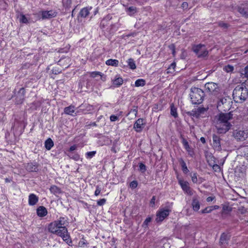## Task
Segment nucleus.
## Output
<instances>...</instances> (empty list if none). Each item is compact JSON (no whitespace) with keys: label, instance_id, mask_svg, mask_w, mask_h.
<instances>
[{"label":"nucleus","instance_id":"1","mask_svg":"<svg viewBox=\"0 0 248 248\" xmlns=\"http://www.w3.org/2000/svg\"><path fill=\"white\" fill-rule=\"evenodd\" d=\"M233 114L232 112L228 113H220L216 116L215 126L217 133L219 134L226 133L232 126L229 122L232 119Z\"/></svg>","mask_w":248,"mask_h":248},{"label":"nucleus","instance_id":"2","mask_svg":"<svg viewBox=\"0 0 248 248\" xmlns=\"http://www.w3.org/2000/svg\"><path fill=\"white\" fill-rule=\"evenodd\" d=\"M48 230L50 232L62 237L63 240L68 245H70L72 243V241L69 239L70 236L68 234L67 228L66 227H61L56 221L49 224Z\"/></svg>","mask_w":248,"mask_h":248},{"label":"nucleus","instance_id":"3","mask_svg":"<svg viewBox=\"0 0 248 248\" xmlns=\"http://www.w3.org/2000/svg\"><path fill=\"white\" fill-rule=\"evenodd\" d=\"M232 96L236 102H242L248 97V90L245 85L240 84L233 90Z\"/></svg>","mask_w":248,"mask_h":248},{"label":"nucleus","instance_id":"4","mask_svg":"<svg viewBox=\"0 0 248 248\" xmlns=\"http://www.w3.org/2000/svg\"><path fill=\"white\" fill-rule=\"evenodd\" d=\"M193 104H200L204 99L205 93L202 90L196 87H192L189 94Z\"/></svg>","mask_w":248,"mask_h":248},{"label":"nucleus","instance_id":"5","mask_svg":"<svg viewBox=\"0 0 248 248\" xmlns=\"http://www.w3.org/2000/svg\"><path fill=\"white\" fill-rule=\"evenodd\" d=\"M213 143L212 146L213 148L217 151H221L222 150V147H224L223 140L220 136H218L216 134H214L212 136Z\"/></svg>","mask_w":248,"mask_h":248},{"label":"nucleus","instance_id":"6","mask_svg":"<svg viewBox=\"0 0 248 248\" xmlns=\"http://www.w3.org/2000/svg\"><path fill=\"white\" fill-rule=\"evenodd\" d=\"M192 50L199 58L206 57L208 54V51L205 49L204 45L199 44L194 46Z\"/></svg>","mask_w":248,"mask_h":248},{"label":"nucleus","instance_id":"7","mask_svg":"<svg viewBox=\"0 0 248 248\" xmlns=\"http://www.w3.org/2000/svg\"><path fill=\"white\" fill-rule=\"evenodd\" d=\"M232 136L237 140L244 141L248 137V132L243 129H237L233 131Z\"/></svg>","mask_w":248,"mask_h":248},{"label":"nucleus","instance_id":"8","mask_svg":"<svg viewBox=\"0 0 248 248\" xmlns=\"http://www.w3.org/2000/svg\"><path fill=\"white\" fill-rule=\"evenodd\" d=\"M171 209L169 207H167L165 209L162 208L160 209L156 213V218L155 220L157 222H162L169 215Z\"/></svg>","mask_w":248,"mask_h":248},{"label":"nucleus","instance_id":"9","mask_svg":"<svg viewBox=\"0 0 248 248\" xmlns=\"http://www.w3.org/2000/svg\"><path fill=\"white\" fill-rule=\"evenodd\" d=\"M25 91L24 88H21L17 93L15 94V103L17 104H21L23 103L24 96H25Z\"/></svg>","mask_w":248,"mask_h":248},{"label":"nucleus","instance_id":"10","mask_svg":"<svg viewBox=\"0 0 248 248\" xmlns=\"http://www.w3.org/2000/svg\"><path fill=\"white\" fill-rule=\"evenodd\" d=\"M238 12L244 17H248V3H242L237 7Z\"/></svg>","mask_w":248,"mask_h":248},{"label":"nucleus","instance_id":"11","mask_svg":"<svg viewBox=\"0 0 248 248\" xmlns=\"http://www.w3.org/2000/svg\"><path fill=\"white\" fill-rule=\"evenodd\" d=\"M57 13L54 10L43 11L41 12V15L43 19H50L56 16Z\"/></svg>","mask_w":248,"mask_h":248},{"label":"nucleus","instance_id":"12","mask_svg":"<svg viewBox=\"0 0 248 248\" xmlns=\"http://www.w3.org/2000/svg\"><path fill=\"white\" fill-rule=\"evenodd\" d=\"M145 125V123L143 122V119L141 118L138 119L134 123V129L137 132H140Z\"/></svg>","mask_w":248,"mask_h":248},{"label":"nucleus","instance_id":"13","mask_svg":"<svg viewBox=\"0 0 248 248\" xmlns=\"http://www.w3.org/2000/svg\"><path fill=\"white\" fill-rule=\"evenodd\" d=\"M178 183L181 186L182 189L189 195H192L193 192L190 189V187L189 186V184L186 181H184L182 180H179Z\"/></svg>","mask_w":248,"mask_h":248},{"label":"nucleus","instance_id":"14","mask_svg":"<svg viewBox=\"0 0 248 248\" xmlns=\"http://www.w3.org/2000/svg\"><path fill=\"white\" fill-rule=\"evenodd\" d=\"M230 237L231 235L229 233H222L219 239L220 245L224 247H225L226 245H227Z\"/></svg>","mask_w":248,"mask_h":248},{"label":"nucleus","instance_id":"15","mask_svg":"<svg viewBox=\"0 0 248 248\" xmlns=\"http://www.w3.org/2000/svg\"><path fill=\"white\" fill-rule=\"evenodd\" d=\"M205 91L209 93H213L217 91L216 90L218 88L217 84L214 82H208L204 85Z\"/></svg>","mask_w":248,"mask_h":248},{"label":"nucleus","instance_id":"16","mask_svg":"<svg viewBox=\"0 0 248 248\" xmlns=\"http://www.w3.org/2000/svg\"><path fill=\"white\" fill-rule=\"evenodd\" d=\"M182 143L185 149L187 152L188 155L191 157H193L194 155V152L190 147L187 141L184 138H182Z\"/></svg>","mask_w":248,"mask_h":248},{"label":"nucleus","instance_id":"17","mask_svg":"<svg viewBox=\"0 0 248 248\" xmlns=\"http://www.w3.org/2000/svg\"><path fill=\"white\" fill-rule=\"evenodd\" d=\"M26 169L30 172H37L38 170V166L36 163H29L26 166Z\"/></svg>","mask_w":248,"mask_h":248},{"label":"nucleus","instance_id":"18","mask_svg":"<svg viewBox=\"0 0 248 248\" xmlns=\"http://www.w3.org/2000/svg\"><path fill=\"white\" fill-rule=\"evenodd\" d=\"M37 215L39 217H44L47 214V211L46 207L43 206H40L36 209Z\"/></svg>","mask_w":248,"mask_h":248},{"label":"nucleus","instance_id":"19","mask_svg":"<svg viewBox=\"0 0 248 248\" xmlns=\"http://www.w3.org/2000/svg\"><path fill=\"white\" fill-rule=\"evenodd\" d=\"M64 112L65 114L72 116L77 115V113H75V107L73 105H70L68 107H65L64 109Z\"/></svg>","mask_w":248,"mask_h":248},{"label":"nucleus","instance_id":"20","mask_svg":"<svg viewBox=\"0 0 248 248\" xmlns=\"http://www.w3.org/2000/svg\"><path fill=\"white\" fill-rule=\"evenodd\" d=\"M92 9V8L91 7L83 8L80 10L79 15L81 17L85 18L89 16L90 14V11Z\"/></svg>","mask_w":248,"mask_h":248},{"label":"nucleus","instance_id":"21","mask_svg":"<svg viewBox=\"0 0 248 248\" xmlns=\"http://www.w3.org/2000/svg\"><path fill=\"white\" fill-rule=\"evenodd\" d=\"M38 201V198L34 194H31L29 196V204L30 205H34Z\"/></svg>","mask_w":248,"mask_h":248},{"label":"nucleus","instance_id":"22","mask_svg":"<svg viewBox=\"0 0 248 248\" xmlns=\"http://www.w3.org/2000/svg\"><path fill=\"white\" fill-rule=\"evenodd\" d=\"M49 190L51 193L56 196H58V195L62 193V191L61 188L55 185L52 186L50 187Z\"/></svg>","mask_w":248,"mask_h":248},{"label":"nucleus","instance_id":"23","mask_svg":"<svg viewBox=\"0 0 248 248\" xmlns=\"http://www.w3.org/2000/svg\"><path fill=\"white\" fill-rule=\"evenodd\" d=\"M192 205L194 211H198L199 210L200 204L199 201L197 197L193 198Z\"/></svg>","mask_w":248,"mask_h":248},{"label":"nucleus","instance_id":"24","mask_svg":"<svg viewBox=\"0 0 248 248\" xmlns=\"http://www.w3.org/2000/svg\"><path fill=\"white\" fill-rule=\"evenodd\" d=\"M56 222L61 227H66L65 226L68 223L67 219L66 217H61Z\"/></svg>","mask_w":248,"mask_h":248},{"label":"nucleus","instance_id":"25","mask_svg":"<svg viewBox=\"0 0 248 248\" xmlns=\"http://www.w3.org/2000/svg\"><path fill=\"white\" fill-rule=\"evenodd\" d=\"M113 86L114 87H118L122 85L123 83V79L121 77L116 78L112 81Z\"/></svg>","mask_w":248,"mask_h":248},{"label":"nucleus","instance_id":"26","mask_svg":"<svg viewBox=\"0 0 248 248\" xmlns=\"http://www.w3.org/2000/svg\"><path fill=\"white\" fill-rule=\"evenodd\" d=\"M179 162L180 163L182 170L183 171L184 173L185 174H187L189 172V170L187 168L186 165V163L184 161V159L182 158L179 159Z\"/></svg>","mask_w":248,"mask_h":248},{"label":"nucleus","instance_id":"27","mask_svg":"<svg viewBox=\"0 0 248 248\" xmlns=\"http://www.w3.org/2000/svg\"><path fill=\"white\" fill-rule=\"evenodd\" d=\"M54 146V143L50 138L47 139L45 142V148L47 150H50L51 148Z\"/></svg>","mask_w":248,"mask_h":248},{"label":"nucleus","instance_id":"28","mask_svg":"<svg viewBox=\"0 0 248 248\" xmlns=\"http://www.w3.org/2000/svg\"><path fill=\"white\" fill-rule=\"evenodd\" d=\"M107 65H111L115 67L118 66L119 61L116 59H109L106 62Z\"/></svg>","mask_w":248,"mask_h":248},{"label":"nucleus","instance_id":"29","mask_svg":"<svg viewBox=\"0 0 248 248\" xmlns=\"http://www.w3.org/2000/svg\"><path fill=\"white\" fill-rule=\"evenodd\" d=\"M206 111V109L204 107H199L195 111H193L194 112V115L196 117L199 116L201 114H203L205 111Z\"/></svg>","mask_w":248,"mask_h":248},{"label":"nucleus","instance_id":"30","mask_svg":"<svg viewBox=\"0 0 248 248\" xmlns=\"http://www.w3.org/2000/svg\"><path fill=\"white\" fill-rule=\"evenodd\" d=\"M80 109L82 110L83 111H91L93 109V106L89 104H82L80 106Z\"/></svg>","mask_w":248,"mask_h":248},{"label":"nucleus","instance_id":"31","mask_svg":"<svg viewBox=\"0 0 248 248\" xmlns=\"http://www.w3.org/2000/svg\"><path fill=\"white\" fill-rule=\"evenodd\" d=\"M128 65L129 68L131 69H135L136 68V64L135 61L132 58H130L127 61Z\"/></svg>","mask_w":248,"mask_h":248},{"label":"nucleus","instance_id":"32","mask_svg":"<svg viewBox=\"0 0 248 248\" xmlns=\"http://www.w3.org/2000/svg\"><path fill=\"white\" fill-rule=\"evenodd\" d=\"M145 80L143 79H138L135 83L136 87L143 86L145 85Z\"/></svg>","mask_w":248,"mask_h":248},{"label":"nucleus","instance_id":"33","mask_svg":"<svg viewBox=\"0 0 248 248\" xmlns=\"http://www.w3.org/2000/svg\"><path fill=\"white\" fill-rule=\"evenodd\" d=\"M126 11L129 15L131 16L136 13L137 12V10L135 7L131 6L127 8Z\"/></svg>","mask_w":248,"mask_h":248},{"label":"nucleus","instance_id":"34","mask_svg":"<svg viewBox=\"0 0 248 248\" xmlns=\"http://www.w3.org/2000/svg\"><path fill=\"white\" fill-rule=\"evenodd\" d=\"M68 156L76 161H78L80 157L79 155L78 154H74V153H69L67 154Z\"/></svg>","mask_w":248,"mask_h":248},{"label":"nucleus","instance_id":"35","mask_svg":"<svg viewBox=\"0 0 248 248\" xmlns=\"http://www.w3.org/2000/svg\"><path fill=\"white\" fill-rule=\"evenodd\" d=\"M176 67L175 62H172L169 67L167 69V73H172L174 72L175 68Z\"/></svg>","mask_w":248,"mask_h":248},{"label":"nucleus","instance_id":"36","mask_svg":"<svg viewBox=\"0 0 248 248\" xmlns=\"http://www.w3.org/2000/svg\"><path fill=\"white\" fill-rule=\"evenodd\" d=\"M223 70L228 73L232 72L233 71L234 67L233 66L228 64L224 67Z\"/></svg>","mask_w":248,"mask_h":248},{"label":"nucleus","instance_id":"37","mask_svg":"<svg viewBox=\"0 0 248 248\" xmlns=\"http://www.w3.org/2000/svg\"><path fill=\"white\" fill-rule=\"evenodd\" d=\"M170 114L172 116H173L174 118H176L178 116V114L177 113L176 108L174 107L173 106H171L170 108Z\"/></svg>","mask_w":248,"mask_h":248},{"label":"nucleus","instance_id":"38","mask_svg":"<svg viewBox=\"0 0 248 248\" xmlns=\"http://www.w3.org/2000/svg\"><path fill=\"white\" fill-rule=\"evenodd\" d=\"M151 221L152 218L151 217H147L142 224V227L143 228L148 227L149 223H150Z\"/></svg>","mask_w":248,"mask_h":248},{"label":"nucleus","instance_id":"39","mask_svg":"<svg viewBox=\"0 0 248 248\" xmlns=\"http://www.w3.org/2000/svg\"><path fill=\"white\" fill-rule=\"evenodd\" d=\"M19 21L20 22L23 23L27 24L28 23V20L27 18L25 16V15H24L23 14L20 15Z\"/></svg>","mask_w":248,"mask_h":248},{"label":"nucleus","instance_id":"40","mask_svg":"<svg viewBox=\"0 0 248 248\" xmlns=\"http://www.w3.org/2000/svg\"><path fill=\"white\" fill-rule=\"evenodd\" d=\"M87 241L83 238H82L79 242L78 245L81 247H84L85 246H87Z\"/></svg>","mask_w":248,"mask_h":248},{"label":"nucleus","instance_id":"41","mask_svg":"<svg viewBox=\"0 0 248 248\" xmlns=\"http://www.w3.org/2000/svg\"><path fill=\"white\" fill-rule=\"evenodd\" d=\"M218 25L221 28L224 29H227L228 27V24L223 21H220L218 23Z\"/></svg>","mask_w":248,"mask_h":248},{"label":"nucleus","instance_id":"42","mask_svg":"<svg viewBox=\"0 0 248 248\" xmlns=\"http://www.w3.org/2000/svg\"><path fill=\"white\" fill-rule=\"evenodd\" d=\"M52 73L54 75H57L61 73L62 70L57 67H54L51 70Z\"/></svg>","mask_w":248,"mask_h":248},{"label":"nucleus","instance_id":"43","mask_svg":"<svg viewBox=\"0 0 248 248\" xmlns=\"http://www.w3.org/2000/svg\"><path fill=\"white\" fill-rule=\"evenodd\" d=\"M226 99L225 98H222L221 99L219 102H218L217 107H220L222 105H225L226 106Z\"/></svg>","mask_w":248,"mask_h":248},{"label":"nucleus","instance_id":"44","mask_svg":"<svg viewBox=\"0 0 248 248\" xmlns=\"http://www.w3.org/2000/svg\"><path fill=\"white\" fill-rule=\"evenodd\" d=\"M212 211V207L211 206H208V207H206L205 209L202 210L201 211V212L202 214H204V213H210Z\"/></svg>","mask_w":248,"mask_h":248},{"label":"nucleus","instance_id":"45","mask_svg":"<svg viewBox=\"0 0 248 248\" xmlns=\"http://www.w3.org/2000/svg\"><path fill=\"white\" fill-rule=\"evenodd\" d=\"M96 154V151H92L87 152L86 154V157L87 158H92Z\"/></svg>","mask_w":248,"mask_h":248},{"label":"nucleus","instance_id":"46","mask_svg":"<svg viewBox=\"0 0 248 248\" xmlns=\"http://www.w3.org/2000/svg\"><path fill=\"white\" fill-rule=\"evenodd\" d=\"M139 168L140 170L142 172H144L146 170V166L143 164L142 163H139Z\"/></svg>","mask_w":248,"mask_h":248},{"label":"nucleus","instance_id":"47","mask_svg":"<svg viewBox=\"0 0 248 248\" xmlns=\"http://www.w3.org/2000/svg\"><path fill=\"white\" fill-rule=\"evenodd\" d=\"M232 211L231 207H229L228 205H224L222 207V212L223 213L225 212L226 211L231 212Z\"/></svg>","mask_w":248,"mask_h":248},{"label":"nucleus","instance_id":"48","mask_svg":"<svg viewBox=\"0 0 248 248\" xmlns=\"http://www.w3.org/2000/svg\"><path fill=\"white\" fill-rule=\"evenodd\" d=\"M138 186V182L137 181H133L130 184V186L131 188L134 189L137 187Z\"/></svg>","mask_w":248,"mask_h":248},{"label":"nucleus","instance_id":"49","mask_svg":"<svg viewBox=\"0 0 248 248\" xmlns=\"http://www.w3.org/2000/svg\"><path fill=\"white\" fill-rule=\"evenodd\" d=\"M101 191V187H100L99 186H98V185L96 186V190L94 192V195L96 196L99 195V194L100 193Z\"/></svg>","mask_w":248,"mask_h":248},{"label":"nucleus","instance_id":"50","mask_svg":"<svg viewBox=\"0 0 248 248\" xmlns=\"http://www.w3.org/2000/svg\"><path fill=\"white\" fill-rule=\"evenodd\" d=\"M106 202L105 199H102L98 200L97 202V205L99 206H102L104 205Z\"/></svg>","mask_w":248,"mask_h":248},{"label":"nucleus","instance_id":"51","mask_svg":"<svg viewBox=\"0 0 248 248\" xmlns=\"http://www.w3.org/2000/svg\"><path fill=\"white\" fill-rule=\"evenodd\" d=\"M101 74L99 72H93L90 73V76L92 78H95L98 75L101 76Z\"/></svg>","mask_w":248,"mask_h":248},{"label":"nucleus","instance_id":"52","mask_svg":"<svg viewBox=\"0 0 248 248\" xmlns=\"http://www.w3.org/2000/svg\"><path fill=\"white\" fill-rule=\"evenodd\" d=\"M244 73L243 74L245 76V77L248 78V65H247L243 70Z\"/></svg>","mask_w":248,"mask_h":248},{"label":"nucleus","instance_id":"53","mask_svg":"<svg viewBox=\"0 0 248 248\" xmlns=\"http://www.w3.org/2000/svg\"><path fill=\"white\" fill-rule=\"evenodd\" d=\"M192 181L194 183H197L198 182L197 173H194L193 175L191 176Z\"/></svg>","mask_w":248,"mask_h":248},{"label":"nucleus","instance_id":"54","mask_svg":"<svg viewBox=\"0 0 248 248\" xmlns=\"http://www.w3.org/2000/svg\"><path fill=\"white\" fill-rule=\"evenodd\" d=\"M119 117L114 115H112L110 116V120L111 122H114L118 120Z\"/></svg>","mask_w":248,"mask_h":248},{"label":"nucleus","instance_id":"55","mask_svg":"<svg viewBox=\"0 0 248 248\" xmlns=\"http://www.w3.org/2000/svg\"><path fill=\"white\" fill-rule=\"evenodd\" d=\"M130 113H134L135 115L136 116L138 113V107L135 106L133 108L130 110Z\"/></svg>","mask_w":248,"mask_h":248},{"label":"nucleus","instance_id":"56","mask_svg":"<svg viewBox=\"0 0 248 248\" xmlns=\"http://www.w3.org/2000/svg\"><path fill=\"white\" fill-rule=\"evenodd\" d=\"M77 148H78L77 145H72L70 147L68 151L70 152H72V151L76 150L77 149Z\"/></svg>","mask_w":248,"mask_h":248},{"label":"nucleus","instance_id":"57","mask_svg":"<svg viewBox=\"0 0 248 248\" xmlns=\"http://www.w3.org/2000/svg\"><path fill=\"white\" fill-rule=\"evenodd\" d=\"M181 6L183 9H187L188 8V3L186 2H184L182 4Z\"/></svg>","mask_w":248,"mask_h":248},{"label":"nucleus","instance_id":"58","mask_svg":"<svg viewBox=\"0 0 248 248\" xmlns=\"http://www.w3.org/2000/svg\"><path fill=\"white\" fill-rule=\"evenodd\" d=\"M155 196H153L152 198V199L151 200V201H150V203L151 204H153V206L155 204Z\"/></svg>","mask_w":248,"mask_h":248},{"label":"nucleus","instance_id":"59","mask_svg":"<svg viewBox=\"0 0 248 248\" xmlns=\"http://www.w3.org/2000/svg\"><path fill=\"white\" fill-rule=\"evenodd\" d=\"M214 199H215V197H208L206 199V201L207 202H210L212 201Z\"/></svg>","mask_w":248,"mask_h":248},{"label":"nucleus","instance_id":"60","mask_svg":"<svg viewBox=\"0 0 248 248\" xmlns=\"http://www.w3.org/2000/svg\"><path fill=\"white\" fill-rule=\"evenodd\" d=\"M239 211L241 214H245L247 212V210L244 208H242V209H240Z\"/></svg>","mask_w":248,"mask_h":248},{"label":"nucleus","instance_id":"61","mask_svg":"<svg viewBox=\"0 0 248 248\" xmlns=\"http://www.w3.org/2000/svg\"><path fill=\"white\" fill-rule=\"evenodd\" d=\"M211 207H212V211H213L214 210L218 209L219 208V206L218 205L211 206Z\"/></svg>","mask_w":248,"mask_h":248},{"label":"nucleus","instance_id":"62","mask_svg":"<svg viewBox=\"0 0 248 248\" xmlns=\"http://www.w3.org/2000/svg\"><path fill=\"white\" fill-rule=\"evenodd\" d=\"M200 140L202 143H205L206 142L205 139L203 137H201L200 139Z\"/></svg>","mask_w":248,"mask_h":248},{"label":"nucleus","instance_id":"63","mask_svg":"<svg viewBox=\"0 0 248 248\" xmlns=\"http://www.w3.org/2000/svg\"><path fill=\"white\" fill-rule=\"evenodd\" d=\"M90 125L94 126H96V124L95 122H93V123H91L90 124Z\"/></svg>","mask_w":248,"mask_h":248},{"label":"nucleus","instance_id":"64","mask_svg":"<svg viewBox=\"0 0 248 248\" xmlns=\"http://www.w3.org/2000/svg\"><path fill=\"white\" fill-rule=\"evenodd\" d=\"M5 181L6 182H10V180L8 179V178H5Z\"/></svg>","mask_w":248,"mask_h":248}]
</instances>
